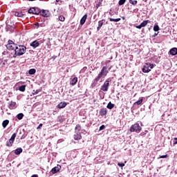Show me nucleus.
I'll list each match as a JSON object with an SVG mask.
<instances>
[{"mask_svg":"<svg viewBox=\"0 0 177 177\" xmlns=\"http://www.w3.org/2000/svg\"><path fill=\"white\" fill-rule=\"evenodd\" d=\"M109 20L110 21L118 22L121 21V18H117V19L110 18Z\"/></svg>","mask_w":177,"mask_h":177,"instance_id":"c85d7f7f","label":"nucleus"},{"mask_svg":"<svg viewBox=\"0 0 177 177\" xmlns=\"http://www.w3.org/2000/svg\"><path fill=\"white\" fill-rule=\"evenodd\" d=\"M107 114V109L102 108L100 110V115L101 117H104Z\"/></svg>","mask_w":177,"mask_h":177,"instance_id":"9d476101","label":"nucleus"},{"mask_svg":"<svg viewBox=\"0 0 177 177\" xmlns=\"http://www.w3.org/2000/svg\"><path fill=\"white\" fill-rule=\"evenodd\" d=\"M40 42H44V40H43V41H40Z\"/></svg>","mask_w":177,"mask_h":177,"instance_id":"09e8293b","label":"nucleus"},{"mask_svg":"<svg viewBox=\"0 0 177 177\" xmlns=\"http://www.w3.org/2000/svg\"><path fill=\"white\" fill-rule=\"evenodd\" d=\"M23 117H24V115L23 113H19L17 115L18 120H23Z\"/></svg>","mask_w":177,"mask_h":177,"instance_id":"7c9ffc66","label":"nucleus"},{"mask_svg":"<svg viewBox=\"0 0 177 177\" xmlns=\"http://www.w3.org/2000/svg\"><path fill=\"white\" fill-rule=\"evenodd\" d=\"M28 12L32 15H39L41 13V9L39 8H31L28 10Z\"/></svg>","mask_w":177,"mask_h":177,"instance_id":"423d86ee","label":"nucleus"},{"mask_svg":"<svg viewBox=\"0 0 177 177\" xmlns=\"http://www.w3.org/2000/svg\"><path fill=\"white\" fill-rule=\"evenodd\" d=\"M35 73H37V70H35V68H32L28 71V74H30V75H34Z\"/></svg>","mask_w":177,"mask_h":177,"instance_id":"b1692460","label":"nucleus"},{"mask_svg":"<svg viewBox=\"0 0 177 177\" xmlns=\"http://www.w3.org/2000/svg\"><path fill=\"white\" fill-rule=\"evenodd\" d=\"M31 177H38V175H37V174H33Z\"/></svg>","mask_w":177,"mask_h":177,"instance_id":"37998d69","label":"nucleus"},{"mask_svg":"<svg viewBox=\"0 0 177 177\" xmlns=\"http://www.w3.org/2000/svg\"><path fill=\"white\" fill-rule=\"evenodd\" d=\"M81 129H82V127H81V125L80 124L76 125L75 128V132L80 133V131H81Z\"/></svg>","mask_w":177,"mask_h":177,"instance_id":"393cba45","label":"nucleus"},{"mask_svg":"<svg viewBox=\"0 0 177 177\" xmlns=\"http://www.w3.org/2000/svg\"><path fill=\"white\" fill-rule=\"evenodd\" d=\"M82 136H81V133H78L77 132L75 135H74V139L75 140H80L81 139Z\"/></svg>","mask_w":177,"mask_h":177,"instance_id":"a211bd4d","label":"nucleus"},{"mask_svg":"<svg viewBox=\"0 0 177 177\" xmlns=\"http://www.w3.org/2000/svg\"><path fill=\"white\" fill-rule=\"evenodd\" d=\"M21 153H23V149L21 148H17L15 150V154H16V156H19V154H21Z\"/></svg>","mask_w":177,"mask_h":177,"instance_id":"6ab92c4d","label":"nucleus"},{"mask_svg":"<svg viewBox=\"0 0 177 177\" xmlns=\"http://www.w3.org/2000/svg\"><path fill=\"white\" fill-rule=\"evenodd\" d=\"M15 139H16V133H14L12 135L10 140L8 141H7L6 146H8V147H10L12 146V145H13V143L15 142Z\"/></svg>","mask_w":177,"mask_h":177,"instance_id":"0eeeda50","label":"nucleus"},{"mask_svg":"<svg viewBox=\"0 0 177 177\" xmlns=\"http://www.w3.org/2000/svg\"><path fill=\"white\" fill-rule=\"evenodd\" d=\"M104 128H106V126H104V124H102V126H100L99 131H103Z\"/></svg>","mask_w":177,"mask_h":177,"instance_id":"c9c22d12","label":"nucleus"},{"mask_svg":"<svg viewBox=\"0 0 177 177\" xmlns=\"http://www.w3.org/2000/svg\"><path fill=\"white\" fill-rule=\"evenodd\" d=\"M8 107L10 110H15V109L17 107V105L15 102L11 101L10 103H8Z\"/></svg>","mask_w":177,"mask_h":177,"instance_id":"6e6552de","label":"nucleus"},{"mask_svg":"<svg viewBox=\"0 0 177 177\" xmlns=\"http://www.w3.org/2000/svg\"><path fill=\"white\" fill-rule=\"evenodd\" d=\"M160 30V26L158 25H155L153 26V31H159Z\"/></svg>","mask_w":177,"mask_h":177,"instance_id":"72a5a7b5","label":"nucleus"},{"mask_svg":"<svg viewBox=\"0 0 177 177\" xmlns=\"http://www.w3.org/2000/svg\"><path fill=\"white\" fill-rule=\"evenodd\" d=\"M148 23H149V20H145L143 22H142L140 24L142 27H146Z\"/></svg>","mask_w":177,"mask_h":177,"instance_id":"cd10ccee","label":"nucleus"},{"mask_svg":"<svg viewBox=\"0 0 177 177\" xmlns=\"http://www.w3.org/2000/svg\"><path fill=\"white\" fill-rule=\"evenodd\" d=\"M42 125H43L42 123H40L37 127V129H41V128H42Z\"/></svg>","mask_w":177,"mask_h":177,"instance_id":"a19ab883","label":"nucleus"},{"mask_svg":"<svg viewBox=\"0 0 177 177\" xmlns=\"http://www.w3.org/2000/svg\"><path fill=\"white\" fill-rule=\"evenodd\" d=\"M109 86H110V80L107 79L104 84L101 86V91H103V92H107L109 91Z\"/></svg>","mask_w":177,"mask_h":177,"instance_id":"39448f33","label":"nucleus"},{"mask_svg":"<svg viewBox=\"0 0 177 177\" xmlns=\"http://www.w3.org/2000/svg\"><path fill=\"white\" fill-rule=\"evenodd\" d=\"M107 74H109V71H107V66H103L97 77L93 80V82L91 84V88H95V86L97 85V82H99L100 78H102V77H106Z\"/></svg>","mask_w":177,"mask_h":177,"instance_id":"f257e3e1","label":"nucleus"},{"mask_svg":"<svg viewBox=\"0 0 177 177\" xmlns=\"http://www.w3.org/2000/svg\"><path fill=\"white\" fill-rule=\"evenodd\" d=\"M26 50H27V48L23 45H19L15 46V56H23L26 53Z\"/></svg>","mask_w":177,"mask_h":177,"instance_id":"f03ea898","label":"nucleus"},{"mask_svg":"<svg viewBox=\"0 0 177 177\" xmlns=\"http://www.w3.org/2000/svg\"><path fill=\"white\" fill-rule=\"evenodd\" d=\"M59 21H64L66 20V18L64 17V16L60 15L59 17Z\"/></svg>","mask_w":177,"mask_h":177,"instance_id":"473e14b6","label":"nucleus"},{"mask_svg":"<svg viewBox=\"0 0 177 177\" xmlns=\"http://www.w3.org/2000/svg\"><path fill=\"white\" fill-rule=\"evenodd\" d=\"M77 82H78V77H74L71 81V85H75V84H77Z\"/></svg>","mask_w":177,"mask_h":177,"instance_id":"aec40b11","label":"nucleus"},{"mask_svg":"<svg viewBox=\"0 0 177 177\" xmlns=\"http://www.w3.org/2000/svg\"><path fill=\"white\" fill-rule=\"evenodd\" d=\"M118 167H121L122 168V167H125L124 163H118Z\"/></svg>","mask_w":177,"mask_h":177,"instance_id":"4c0bfd02","label":"nucleus"},{"mask_svg":"<svg viewBox=\"0 0 177 177\" xmlns=\"http://www.w3.org/2000/svg\"><path fill=\"white\" fill-rule=\"evenodd\" d=\"M60 1V0H56V2H59Z\"/></svg>","mask_w":177,"mask_h":177,"instance_id":"a18cd8bd","label":"nucleus"},{"mask_svg":"<svg viewBox=\"0 0 177 177\" xmlns=\"http://www.w3.org/2000/svg\"><path fill=\"white\" fill-rule=\"evenodd\" d=\"M86 19H88V15H84L82 17V19H81V20H80V24H81V26H84V24H85V21H86Z\"/></svg>","mask_w":177,"mask_h":177,"instance_id":"f8f14e48","label":"nucleus"},{"mask_svg":"<svg viewBox=\"0 0 177 177\" xmlns=\"http://www.w3.org/2000/svg\"><path fill=\"white\" fill-rule=\"evenodd\" d=\"M17 45L14 46L13 44H7L6 48L8 49V50H13L16 49Z\"/></svg>","mask_w":177,"mask_h":177,"instance_id":"ddd939ff","label":"nucleus"},{"mask_svg":"<svg viewBox=\"0 0 177 177\" xmlns=\"http://www.w3.org/2000/svg\"><path fill=\"white\" fill-rule=\"evenodd\" d=\"M142 103H143V97L140 98V100L136 102L134 104H137V106H139L142 104Z\"/></svg>","mask_w":177,"mask_h":177,"instance_id":"a878e982","label":"nucleus"},{"mask_svg":"<svg viewBox=\"0 0 177 177\" xmlns=\"http://www.w3.org/2000/svg\"><path fill=\"white\" fill-rule=\"evenodd\" d=\"M155 35H157V34H156V33H155Z\"/></svg>","mask_w":177,"mask_h":177,"instance_id":"8fccbe9b","label":"nucleus"},{"mask_svg":"<svg viewBox=\"0 0 177 177\" xmlns=\"http://www.w3.org/2000/svg\"><path fill=\"white\" fill-rule=\"evenodd\" d=\"M30 46H32V48H33L34 49H35V48H38V46H39V41L38 40H35L34 41H32V43H30Z\"/></svg>","mask_w":177,"mask_h":177,"instance_id":"1a4fd4ad","label":"nucleus"},{"mask_svg":"<svg viewBox=\"0 0 177 177\" xmlns=\"http://www.w3.org/2000/svg\"><path fill=\"white\" fill-rule=\"evenodd\" d=\"M167 157H168L167 154L160 156L158 158H167Z\"/></svg>","mask_w":177,"mask_h":177,"instance_id":"e433bc0d","label":"nucleus"},{"mask_svg":"<svg viewBox=\"0 0 177 177\" xmlns=\"http://www.w3.org/2000/svg\"><path fill=\"white\" fill-rule=\"evenodd\" d=\"M174 140H176V141H174V143H173L174 146H175V145H177V138H174Z\"/></svg>","mask_w":177,"mask_h":177,"instance_id":"58836bf2","label":"nucleus"},{"mask_svg":"<svg viewBox=\"0 0 177 177\" xmlns=\"http://www.w3.org/2000/svg\"><path fill=\"white\" fill-rule=\"evenodd\" d=\"M39 91L38 90H36L34 93H33V95H37V93H39Z\"/></svg>","mask_w":177,"mask_h":177,"instance_id":"79ce46f5","label":"nucleus"},{"mask_svg":"<svg viewBox=\"0 0 177 177\" xmlns=\"http://www.w3.org/2000/svg\"><path fill=\"white\" fill-rule=\"evenodd\" d=\"M46 10H42L41 11L40 10V15L41 16H44V17H48V14L46 13Z\"/></svg>","mask_w":177,"mask_h":177,"instance_id":"4be33fe9","label":"nucleus"},{"mask_svg":"<svg viewBox=\"0 0 177 177\" xmlns=\"http://www.w3.org/2000/svg\"><path fill=\"white\" fill-rule=\"evenodd\" d=\"M15 16H16V17H24L25 15L23 12H15Z\"/></svg>","mask_w":177,"mask_h":177,"instance_id":"2eb2a0df","label":"nucleus"},{"mask_svg":"<svg viewBox=\"0 0 177 177\" xmlns=\"http://www.w3.org/2000/svg\"><path fill=\"white\" fill-rule=\"evenodd\" d=\"M66 106H67V102H60L57 105V107H58V109H64V107H66Z\"/></svg>","mask_w":177,"mask_h":177,"instance_id":"4468645a","label":"nucleus"},{"mask_svg":"<svg viewBox=\"0 0 177 177\" xmlns=\"http://www.w3.org/2000/svg\"><path fill=\"white\" fill-rule=\"evenodd\" d=\"M142 28V26L141 24L140 25L136 26V28H138L139 30H140V28Z\"/></svg>","mask_w":177,"mask_h":177,"instance_id":"ea45409f","label":"nucleus"},{"mask_svg":"<svg viewBox=\"0 0 177 177\" xmlns=\"http://www.w3.org/2000/svg\"><path fill=\"white\" fill-rule=\"evenodd\" d=\"M60 169H62V167L57 166L51 169V172H52V174H57V172H59V171H60Z\"/></svg>","mask_w":177,"mask_h":177,"instance_id":"9b49d317","label":"nucleus"},{"mask_svg":"<svg viewBox=\"0 0 177 177\" xmlns=\"http://www.w3.org/2000/svg\"><path fill=\"white\" fill-rule=\"evenodd\" d=\"M35 26H39V23L35 24Z\"/></svg>","mask_w":177,"mask_h":177,"instance_id":"c03bdc74","label":"nucleus"},{"mask_svg":"<svg viewBox=\"0 0 177 177\" xmlns=\"http://www.w3.org/2000/svg\"><path fill=\"white\" fill-rule=\"evenodd\" d=\"M129 3H131V5H133V6L138 4V1L136 0H129Z\"/></svg>","mask_w":177,"mask_h":177,"instance_id":"bb28decb","label":"nucleus"},{"mask_svg":"<svg viewBox=\"0 0 177 177\" xmlns=\"http://www.w3.org/2000/svg\"><path fill=\"white\" fill-rule=\"evenodd\" d=\"M123 20H125V17H122Z\"/></svg>","mask_w":177,"mask_h":177,"instance_id":"49530a36","label":"nucleus"},{"mask_svg":"<svg viewBox=\"0 0 177 177\" xmlns=\"http://www.w3.org/2000/svg\"><path fill=\"white\" fill-rule=\"evenodd\" d=\"M104 19H102L101 21H99L98 22V26L97 28V30L99 31L100 30V28H102V27L103 26V24H104Z\"/></svg>","mask_w":177,"mask_h":177,"instance_id":"dca6fc26","label":"nucleus"},{"mask_svg":"<svg viewBox=\"0 0 177 177\" xmlns=\"http://www.w3.org/2000/svg\"><path fill=\"white\" fill-rule=\"evenodd\" d=\"M19 90L21 92H24L26 91V85H22V86H19Z\"/></svg>","mask_w":177,"mask_h":177,"instance_id":"c756f323","label":"nucleus"},{"mask_svg":"<svg viewBox=\"0 0 177 177\" xmlns=\"http://www.w3.org/2000/svg\"><path fill=\"white\" fill-rule=\"evenodd\" d=\"M8 45H13L14 46H16V44H15L12 40H8Z\"/></svg>","mask_w":177,"mask_h":177,"instance_id":"f704fd0d","label":"nucleus"},{"mask_svg":"<svg viewBox=\"0 0 177 177\" xmlns=\"http://www.w3.org/2000/svg\"><path fill=\"white\" fill-rule=\"evenodd\" d=\"M125 2H127V0H120L118 2L119 6H122V5H124V3H125Z\"/></svg>","mask_w":177,"mask_h":177,"instance_id":"2f4dec72","label":"nucleus"},{"mask_svg":"<svg viewBox=\"0 0 177 177\" xmlns=\"http://www.w3.org/2000/svg\"><path fill=\"white\" fill-rule=\"evenodd\" d=\"M170 55H172V56H175V55H177V48H173L170 50Z\"/></svg>","mask_w":177,"mask_h":177,"instance_id":"f3484780","label":"nucleus"},{"mask_svg":"<svg viewBox=\"0 0 177 177\" xmlns=\"http://www.w3.org/2000/svg\"><path fill=\"white\" fill-rule=\"evenodd\" d=\"M114 104H112L111 102H109L106 106L107 109L109 110H111L112 109H114Z\"/></svg>","mask_w":177,"mask_h":177,"instance_id":"5701e85b","label":"nucleus"},{"mask_svg":"<svg viewBox=\"0 0 177 177\" xmlns=\"http://www.w3.org/2000/svg\"><path fill=\"white\" fill-rule=\"evenodd\" d=\"M141 135H145V133H141Z\"/></svg>","mask_w":177,"mask_h":177,"instance_id":"de8ad7c7","label":"nucleus"},{"mask_svg":"<svg viewBox=\"0 0 177 177\" xmlns=\"http://www.w3.org/2000/svg\"><path fill=\"white\" fill-rule=\"evenodd\" d=\"M154 67V65L153 64L147 63L142 68V71L144 73H150L151 71V68Z\"/></svg>","mask_w":177,"mask_h":177,"instance_id":"20e7f679","label":"nucleus"},{"mask_svg":"<svg viewBox=\"0 0 177 177\" xmlns=\"http://www.w3.org/2000/svg\"><path fill=\"white\" fill-rule=\"evenodd\" d=\"M8 125H9V120H6L3 121V122H2L3 128H6V127H8Z\"/></svg>","mask_w":177,"mask_h":177,"instance_id":"412c9836","label":"nucleus"},{"mask_svg":"<svg viewBox=\"0 0 177 177\" xmlns=\"http://www.w3.org/2000/svg\"><path fill=\"white\" fill-rule=\"evenodd\" d=\"M142 131V127L139 124V123H136L133 124L130 128V132H136V133H139Z\"/></svg>","mask_w":177,"mask_h":177,"instance_id":"7ed1b4c3","label":"nucleus"}]
</instances>
